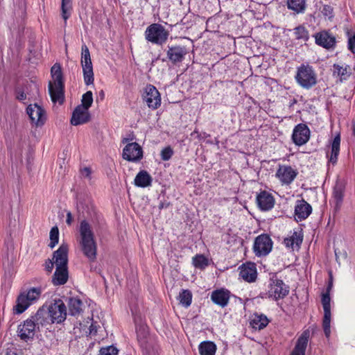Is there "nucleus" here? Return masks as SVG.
<instances>
[{"instance_id":"a19ab883","label":"nucleus","mask_w":355,"mask_h":355,"mask_svg":"<svg viewBox=\"0 0 355 355\" xmlns=\"http://www.w3.org/2000/svg\"><path fill=\"white\" fill-rule=\"evenodd\" d=\"M81 103V107L88 110L93 103V94L91 91H87L83 95Z\"/></svg>"},{"instance_id":"c85d7f7f","label":"nucleus","mask_w":355,"mask_h":355,"mask_svg":"<svg viewBox=\"0 0 355 355\" xmlns=\"http://www.w3.org/2000/svg\"><path fill=\"white\" fill-rule=\"evenodd\" d=\"M153 178L146 171L142 170L139 171L135 180V184L138 187L145 188L151 185Z\"/></svg>"},{"instance_id":"20e7f679","label":"nucleus","mask_w":355,"mask_h":355,"mask_svg":"<svg viewBox=\"0 0 355 355\" xmlns=\"http://www.w3.org/2000/svg\"><path fill=\"white\" fill-rule=\"evenodd\" d=\"M169 32L160 24L154 23L148 26L144 33L145 39L153 44L162 45L168 37Z\"/></svg>"},{"instance_id":"393cba45","label":"nucleus","mask_w":355,"mask_h":355,"mask_svg":"<svg viewBox=\"0 0 355 355\" xmlns=\"http://www.w3.org/2000/svg\"><path fill=\"white\" fill-rule=\"evenodd\" d=\"M230 297V292L223 288L215 290L211 295L212 302L221 307H225L227 305Z\"/></svg>"},{"instance_id":"7ed1b4c3","label":"nucleus","mask_w":355,"mask_h":355,"mask_svg":"<svg viewBox=\"0 0 355 355\" xmlns=\"http://www.w3.org/2000/svg\"><path fill=\"white\" fill-rule=\"evenodd\" d=\"M296 83L303 89H310L317 83V73L313 67L309 64H302L297 68L295 76Z\"/></svg>"},{"instance_id":"6ab92c4d","label":"nucleus","mask_w":355,"mask_h":355,"mask_svg":"<svg viewBox=\"0 0 355 355\" xmlns=\"http://www.w3.org/2000/svg\"><path fill=\"white\" fill-rule=\"evenodd\" d=\"M312 212L311 206L304 199L298 200L295 207V217L297 221L306 219Z\"/></svg>"},{"instance_id":"052dcab7","label":"nucleus","mask_w":355,"mask_h":355,"mask_svg":"<svg viewBox=\"0 0 355 355\" xmlns=\"http://www.w3.org/2000/svg\"><path fill=\"white\" fill-rule=\"evenodd\" d=\"M6 355H17V354L12 351H8L6 354Z\"/></svg>"},{"instance_id":"09e8293b","label":"nucleus","mask_w":355,"mask_h":355,"mask_svg":"<svg viewBox=\"0 0 355 355\" xmlns=\"http://www.w3.org/2000/svg\"><path fill=\"white\" fill-rule=\"evenodd\" d=\"M334 68L335 69V72L338 73V76H343L347 72V68H343L339 64H334Z\"/></svg>"},{"instance_id":"a211bd4d","label":"nucleus","mask_w":355,"mask_h":355,"mask_svg":"<svg viewBox=\"0 0 355 355\" xmlns=\"http://www.w3.org/2000/svg\"><path fill=\"white\" fill-rule=\"evenodd\" d=\"M69 245L62 243L59 248L53 253V260L55 266L68 267Z\"/></svg>"},{"instance_id":"8fccbe9b","label":"nucleus","mask_w":355,"mask_h":355,"mask_svg":"<svg viewBox=\"0 0 355 355\" xmlns=\"http://www.w3.org/2000/svg\"><path fill=\"white\" fill-rule=\"evenodd\" d=\"M348 49L353 53H355V35L349 38L348 40Z\"/></svg>"},{"instance_id":"37998d69","label":"nucleus","mask_w":355,"mask_h":355,"mask_svg":"<svg viewBox=\"0 0 355 355\" xmlns=\"http://www.w3.org/2000/svg\"><path fill=\"white\" fill-rule=\"evenodd\" d=\"M119 350L113 345L101 347L98 355H118Z\"/></svg>"},{"instance_id":"c03bdc74","label":"nucleus","mask_w":355,"mask_h":355,"mask_svg":"<svg viewBox=\"0 0 355 355\" xmlns=\"http://www.w3.org/2000/svg\"><path fill=\"white\" fill-rule=\"evenodd\" d=\"M322 304L323 306L324 311H331V298L330 295L328 292H326L325 293H323L322 295Z\"/></svg>"},{"instance_id":"e433bc0d","label":"nucleus","mask_w":355,"mask_h":355,"mask_svg":"<svg viewBox=\"0 0 355 355\" xmlns=\"http://www.w3.org/2000/svg\"><path fill=\"white\" fill-rule=\"evenodd\" d=\"M192 263L197 268L204 269L209 265V260L203 254H196L192 259Z\"/></svg>"},{"instance_id":"3c124183","label":"nucleus","mask_w":355,"mask_h":355,"mask_svg":"<svg viewBox=\"0 0 355 355\" xmlns=\"http://www.w3.org/2000/svg\"><path fill=\"white\" fill-rule=\"evenodd\" d=\"M89 335L94 336L96 334L97 326H96V323L92 322L91 324V325L89 326Z\"/></svg>"},{"instance_id":"4d7b16f0","label":"nucleus","mask_w":355,"mask_h":355,"mask_svg":"<svg viewBox=\"0 0 355 355\" xmlns=\"http://www.w3.org/2000/svg\"><path fill=\"white\" fill-rule=\"evenodd\" d=\"M168 204H166V203H164V202H160V203H159V209H164V208L167 207H168Z\"/></svg>"},{"instance_id":"ea45409f","label":"nucleus","mask_w":355,"mask_h":355,"mask_svg":"<svg viewBox=\"0 0 355 355\" xmlns=\"http://www.w3.org/2000/svg\"><path fill=\"white\" fill-rule=\"evenodd\" d=\"M59 240V230L57 226H54L50 231V243L49 247L53 249L56 244H58Z\"/></svg>"},{"instance_id":"1a4fd4ad","label":"nucleus","mask_w":355,"mask_h":355,"mask_svg":"<svg viewBox=\"0 0 355 355\" xmlns=\"http://www.w3.org/2000/svg\"><path fill=\"white\" fill-rule=\"evenodd\" d=\"M144 157L141 146L137 142L128 143L123 149L122 157L128 162L137 163Z\"/></svg>"},{"instance_id":"5fc2aeb1","label":"nucleus","mask_w":355,"mask_h":355,"mask_svg":"<svg viewBox=\"0 0 355 355\" xmlns=\"http://www.w3.org/2000/svg\"><path fill=\"white\" fill-rule=\"evenodd\" d=\"M72 221H73L72 214L70 211H68L67 213L66 223L67 225H71L72 223Z\"/></svg>"},{"instance_id":"f3484780","label":"nucleus","mask_w":355,"mask_h":355,"mask_svg":"<svg viewBox=\"0 0 355 355\" xmlns=\"http://www.w3.org/2000/svg\"><path fill=\"white\" fill-rule=\"evenodd\" d=\"M297 172L291 166H279L276 172V176L285 184H291L296 178Z\"/></svg>"},{"instance_id":"72a5a7b5","label":"nucleus","mask_w":355,"mask_h":355,"mask_svg":"<svg viewBox=\"0 0 355 355\" xmlns=\"http://www.w3.org/2000/svg\"><path fill=\"white\" fill-rule=\"evenodd\" d=\"M287 6L297 14L302 13L306 9V0H287Z\"/></svg>"},{"instance_id":"49530a36","label":"nucleus","mask_w":355,"mask_h":355,"mask_svg":"<svg viewBox=\"0 0 355 355\" xmlns=\"http://www.w3.org/2000/svg\"><path fill=\"white\" fill-rule=\"evenodd\" d=\"M322 14L327 17L329 19H332L334 17V10L333 8L329 5H324L323 6Z\"/></svg>"},{"instance_id":"58836bf2","label":"nucleus","mask_w":355,"mask_h":355,"mask_svg":"<svg viewBox=\"0 0 355 355\" xmlns=\"http://www.w3.org/2000/svg\"><path fill=\"white\" fill-rule=\"evenodd\" d=\"M331 323V311H324V318L322 321V327L326 337H329L331 334L330 330Z\"/></svg>"},{"instance_id":"9d476101","label":"nucleus","mask_w":355,"mask_h":355,"mask_svg":"<svg viewBox=\"0 0 355 355\" xmlns=\"http://www.w3.org/2000/svg\"><path fill=\"white\" fill-rule=\"evenodd\" d=\"M288 287L282 280L277 278H271L268 286V294L270 297L275 300L282 299L288 294Z\"/></svg>"},{"instance_id":"dca6fc26","label":"nucleus","mask_w":355,"mask_h":355,"mask_svg":"<svg viewBox=\"0 0 355 355\" xmlns=\"http://www.w3.org/2000/svg\"><path fill=\"white\" fill-rule=\"evenodd\" d=\"M310 138V130L308 126L304 123L297 125L292 134L293 143L297 146L305 144Z\"/></svg>"},{"instance_id":"2eb2a0df","label":"nucleus","mask_w":355,"mask_h":355,"mask_svg":"<svg viewBox=\"0 0 355 355\" xmlns=\"http://www.w3.org/2000/svg\"><path fill=\"white\" fill-rule=\"evenodd\" d=\"M188 50L184 46L173 45L168 46L166 51L167 58L173 64L182 62L188 54Z\"/></svg>"},{"instance_id":"603ef678","label":"nucleus","mask_w":355,"mask_h":355,"mask_svg":"<svg viewBox=\"0 0 355 355\" xmlns=\"http://www.w3.org/2000/svg\"><path fill=\"white\" fill-rule=\"evenodd\" d=\"M16 98L19 101H24L26 98V94L23 91H18L17 92V96Z\"/></svg>"},{"instance_id":"f257e3e1","label":"nucleus","mask_w":355,"mask_h":355,"mask_svg":"<svg viewBox=\"0 0 355 355\" xmlns=\"http://www.w3.org/2000/svg\"><path fill=\"white\" fill-rule=\"evenodd\" d=\"M80 235L82 251L89 261L94 262L96 259L97 245L94 240V235L89 223L83 220L80 225Z\"/></svg>"},{"instance_id":"a18cd8bd","label":"nucleus","mask_w":355,"mask_h":355,"mask_svg":"<svg viewBox=\"0 0 355 355\" xmlns=\"http://www.w3.org/2000/svg\"><path fill=\"white\" fill-rule=\"evenodd\" d=\"M173 155V150L171 146H167L162 150L161 158L164 161L169 160Z\"/></svg>"},{"instance_id":"c9c22d12","label":"nucleus","mask_w":355,"mask_h":355,"mask_svg":"<svg viewBox=\"0 0 355 355\" xmlns=\"http://www.w3.org/2000/svg\"><path fill=\"white\" fill-rule=\"evenodd\" d=\"M295 39L306 42L309 39L308 30L304 26H298L294 28Z\"/></svg>"},{"instance_id":"4468645a","label":"nucleus","mask_w":355,"mask_h":355,"mask_svg":"<svg viewBox=\"0 0 355 355\" xmlns=\"http://www.w3.org/2000/svg\"><path fill=\"white\" fill-rule=\"evenodd\" d=\"M315 44L326 49H334L336 44V37L329 31H322L314 35Z\"/></svg>"},{"instance_id":"13d9d810","label":"nucleus","mask_w":355,"mask_h":355,"mask_svg":"<svg viewBox=\"0 0 355 355\" xmlns=\"http://www.w3.org/2000/svg\"><path fill=\"white\" fill-rule=\"evenodd\" d=\"M330 278H331L330 282H329V284L328 285V287H327V292H328L329 293L330 289L332 287V277H331V275L330 276Z\"/></svg>"},{"instance_id":"423d86ee","label":"nucleus","mask_w":355,"mask_h":355,"mask_svg":"<svg viewBox=\"0 0 355 355\" xmlns=\"http://www.w3.org/2000/svg\"><path fill=\"white\" fill-rule=\"evenodd\" d=\"M81 66L83 68L84 82L85 85H89L94 84V71L91 60L90 53L88 47L83 44L81 48Z\"/></svg>"},{"instance_id":"bf43d9fd","label":"nucleus","mask_w":355,"mask_h":355,"mask_svg":"<svg viewBox=\"0 0 355 355\" xmlns=\"http://www.w3.org/2000/svg\"><path fill=\"white\" fill-rule=\"evenodd\" d=\"M330 278H331L330 282H329V284L328 285V287H327V292H328L329 293L330 289L332 287V277H331V275L330 276Z\"/></svg>"},{"instance_id":"e2e57ef3","label":"nucleus","mask_w":355,"mask_h":355,"mask_svg":"<svg viewBox=\"0 0 355 355\" xmlns=\"http://www.w3.org/2000/svg\"><path fill=\"white\" fill-rule=\"evenodd\" d=\"M100 95H101V96L102 97V98L104 97V92H103V90H102V91H101V92H100Z\"/></svg>"},{"instance_id":"412c9836","label":"nucleus","mask_w":355,"mask_h":355,"mask_svg":"<svg viewBox=\"0 0 355 355\" xmlns=\"http://www.w3.org/2000/svg\"><path fill=\"white\" fill-rule=\"evenodd\" d=\"M258 207L262 211L270 210L275 205V198L272 195L266 191H261L257 196Z\"/></svg>"},{"instance_id":"6e6d98bb","label":"nucleus","mask_w":355,"mask_h":355,"mask_svg":"<svg viewBox=\"0 0 355 355\" xmlns=\"http://www.w3.org/2000/svg\"><path fill=\"white\" fill-rule=\"evenodd\" d=\"M297 102V99L295 98H289V107H291L292 106H293L295 104H296Z\"/></svg>"},{"instance_id":"aec40b11","label":"nucleus","mask_w":355,"mask_h":355,"mask_svg":"<svg viewBox=\"0 0 355 355\" xmlns=\"http://www.w3.org/2000/svg\"><path fill=\"white\" fill-rule=\"evenodd\" d=\"M345 191V184L341 180H337L334 187L333 198L334 201V210L338 212L342 206Z\"/></svg>"},{"instance_id":"2f4dec72","label":"nucleus","mask_w":355,"mask_h":355,"mask_svg":"<svg viewBox=\"0 0 355 355\" xmlns=\"http://www.w3.org/2000/svg\"><path fill=\"white\" fill-rule=\"evenodd\" d=\"M269 320L263 314H254L251 321V325L254 329H263L268 324Z\"/></svg>"},{"instance_id":"f8f14e48","label":"nucleus","mask_w":355,"mask_h":355,"mask_svg":"<svg viewBox=\"0 0 355 355\" xmlns=\"http://www.w3.org/2000/svg\"><path fill=\"white\" fill-rule=\"evenodd\" d=\"M26 112L31 123L36 126H42L44 124L46 116L45 110L37 104H31L26 108Z\"/></svg>"},{"instance_id":"473e14b6","label":"nucleus","mask_w":355,"mask_h":355,"mask_svg":"<svg viewBox=\"0 0 355 355\" xmlns=\"http://www.w3.org/2000/svg\"><path fill=\"white\" fill-rule=\"evenodd\" d=\"M303 240V236L294 232L293 235L289 238H286L284 240V244L287 247L294 249L295 246L299 248Z\"/></svg>"},{"instance_id":"39448f33","label":"nucleus","mask_w":355,"mask_h":355,"mask_svg":"<svg viewBox=\"0 0 355 355\" xmlns=\"http://www.w3.org/2000/svg\"><path fill=\"white\" fill-rule=\"evenodd\" d=\"M42 290L40 288H32L27 293H21L17 297L15 306V313L21 314L24 312L28 306L35 302L40 297Z\"/></svg>"},{"instance_id":"680f3d73","label":"nucleus","mask_w":355,"mask_h":355,"mask_svg":"<svg viewBox=\"0 0 355 355\" xmlns=\"http://www.w3.org/2000/svg\"><path fill=\"white\" fill-rule=\"evenodd\" d=\"M128 141H129V139H128V138H124V139H123V140H122V143H123V144H126V143H128Z\"/></svg>"},{"instance_id":"f704fd0d","label":"nucleus","mask_w":355,"mask_h":355,"mask_svg":"<svg viewBox=\"0 0 355 355\" xmlns=\"http://www.w3.org/2000/svg\"><path fill=\"white\" fill-rule=\"evenodd\" d=\"M72 10V0H62L61 15L62 17L67 23V20L70 17Z\"/></svg>"},{"instance_id":"de8ad7c7","label":"nucleus","mask_w":355,"mask_h":355,"mask_svg":"<svg viewBox=\"0 0 355 355\" xmlns=\"http://www.w3.org/2000/svg\"><path fill=\"white\" fill-rule=\"evenodd\" d=\"M55 265L54 261L50 259L46 260L44 263L45 270L48 273H51Z\"/></svg>"},{"instance_id":"0e129e2a","label":"nucleus","mask_w":355,"mask_h":355,"mask_svg":"<svg viewBox=\"0 0 355 355\" xmlns=\"http://www.w3.org/2000/svg\"><path fill=\"white\" fill-rule=\"evenodd\" d=\"M354 137H355V125H354Z\"/></svg>"},{"instance_id":"6e6552de","label":"nucleus","mask_w":355,"mask_h":355,"mask_svg":"<svg viewBox=\"0 0 355 355\" xmlns=\"http://www.w3.org/2000/svg\"><path fill=\"white\" fill-rule=\"evenodd\" d=\"M272 241L270 237L266 234H262L256 237L253 251L257 257H264L268 254L272 248Z\"/></svg>"},{"instance_id":"4be33fe9","label":"nucleus","mask_w":355,"mask_h":355,"mask_svg":"<svg viewBox=\"0 0 355 355\" xmlns=\"http://www.w3.org/2000/svg\"><path fill=\"white\" fill-rule=\"evenodd\" d=\"M31 319L34 322L37 328V331H40L42 327L51 323V319L46 309L44 306L40 307L37 312L32 316Z\"/></svg>"},{"instance_id":"864d4df0","label":"nucleus","mask_w":355,"mask_h":355,"mask_svg":"<svg viewBox=\"0 0 355 355\" xmlns=\"http://www.w3.org/2000/svg\"><path fill=\"white\" fill-rule=\"evenodd\" d=\"M81 173L83 176L89 178L91 174V170L89 168L85 167L81 171Z\"/></svg>"},{"instance_id":"ddd939ff","label":"nucleus","mask_w":355,"mask_h":355,"mask_svg":"<svg viewBox=\"0 0 355 355\" xmlns=\"http://www.w3.org/2000/svg\"><path fill=\"white\" fill-rule=\"evenodd\" d=\"M144 100L152 110H156L161 105L160 94L157 88L151 85L146 86Z\"/></svg>"},{"instance_id":"5701e85b","label":"nucleus","mask_w":355,"mask_h":355,"mask_svg":"<svg viewBox=\"0 0 355 355\" xmlns=\"http://www.w3.org/2000/svg\"><path fill=\"white\" fill-rule=\"evenodd\" d=\"M90 119V114L87 110L78 105L72 113L71 123L73 125H78L86 123Z\"/></svg>"},{"instance_id":"9b49d317","label":"nucleus","mask_w":355,"mask_h":355,"mask_svg":"<svg viewBox=\"0 0 355 355\" xmlns=\"http://www.w3.org/2000/svg\"><path fill=\"white\" fill-rule=\"evenodd\" d=\"M37 328L34 322L28 318L18 326L17 333L19 338L26 342L33 340Z\"/></svg>"},{"instance_id":"bb28decb","label":"nucleus","mask_w":355,"mask_h":355,"mask_svg":"<svg viewBox=\"0 0 355 355\" xmlns=\"http://www.w3.org/2000/svg\"><path fill=\"white\" fill-rule=\"evenodd\" d=\"M69 313L73 316H78L83 312L84 304L78 297H70L67 300Z\"/></svg>"},{"instance_id":"b1692460","label":"nucleus","mask_w":355,"mask_h":355,"mask_svg":"<svg viewBox=\"0 0 355 355\" xmlns=\"http://www.w3.org/2000/svg\"><path fill=\"white\" fill-rule=\"evenodd\" d=\"M239 275L245 282H254L257 276L256 265L253 263L243 264L241 267Z\"/></svg>"},{"instance_id":"0eeeda50","label":"nucleus","mask_w":355,"mask_h":355,"mask_svg":"<svg viewBox=\"0 0 355 355\" xmlns=\"http://www.w3.org/2000/svg\"><path fill=\"white\" fill-rule=\"evenodd\" d=\"M51 319V323L60 324L67 318V308L61 299H55L53 302L46 309Z\"/></svg>"},{"instance_id":"79ce46f5","label":"nucleus","mask_w":355,"mask_h":355,"mask_svg":"<svg viewBox=\"0 0 355 355\" xmlns=\"http://www.w3.org/2000/svg\"><path fill=\"white\" fill-rule=\"evenodd\" d=\"M137 338L139 342L145 343L146 338L148 335V328L144 325H140L136 327Z\"/></svg>"},{"instance_id":"c756f323","label":"nucleus","mask_w":355,"mask_h":355,"mask_svg":"<svg viewBox=\"0 0 355 355\" xmlns=\"http://www.w3.org/2000/svg\"><path fill=\"white\" fill-rule=\"evenodd\" d=\"M340 135H336L331 144V149L330 153H327V157L329 158V162L335 164L338 160V156L340 151Z\"/></svg>"},{"instance_id":"7c9ffc66","label":"nucleus","mask_w":355,"mask_h":355,"mask_svg":"<svg viewBox=\"0 0 355 355\" xmlns=\"http://www.w3.org/2000/svg\"><path fill=\"white\" fill-rule=\"evenodd\" d=\"M216 349V344L211 341H203L198 346L200 355H215Z\"/></svg>"},{"instance_id":"a878e982","label":"nucleus","mask_w":355,"mask_h":355,"mask_svg":"<svg viewBox=\"0 0 355 355\" xmlns=\"http://www.w3.org/2000/svg\"><path fill=\"white\" fill-rule=\"evenodd\" d=\"M309 336L310 332L309 330L302 332L301 336L298 338L291 355H305Z\"/></svg>"},{"instance_id":"f03ea898","label":"nucleus","mask_w":355,"mask_h":355,"mask_svg":"<svg viewBox=\"0 0 355 355\" xmlns=\"http://www.w3.org/2000/svg\"><path fill=\"white\" fill-rule=\"evenodd\" d=\"M53 81L49 82V93L53 103L62 104L64 101V84L61 66L58 63L53 65L51 69Z\"/></svg>"},{"instance_id":"4c0bfd02","label":"nucleus","mask_w":355,"mask_h":355,"mask_svg":"<svg viewBox=\"0 0 355 355\" xmlns=\"http://www.w3.org/2000/svg\"><path fill=\"white\" fill-rule=\"evenodd\" d=\"M180 303L185 307H188L191 304L192 294L189 290H182L179 295Z\"/></svg>"},{"instance_id":"cd10ccee","label":"nucleus","mask_w":355,"mask_h":355,"mask_svg":"<svg viewBox=\"0 0 355 355\" xmlns=\"http://www.w3.org/2000/svg\"><path fill=\"white\" fill-rule=\"evenodd\" d=\"M68 279V267L55 266V271L52 276V284L54 286H62L67 283Z\"/></svg>"}]
</instances>
